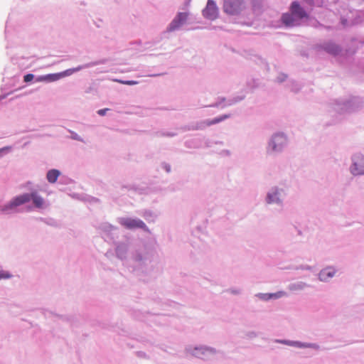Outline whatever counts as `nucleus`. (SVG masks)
I'll list each match as a JSON object with an SVG mask.
<instances>
[{
	"instance_id": "obj_53",
	"label": "nucleus",
	"mask_w": 364,
	"mask_h": 364,
	"mask_svg": "<svg viewBox=\"0 0 364 364\" xmlns=\"http://www.w3.org/2000/svg\"><path fill=\"white\" fill-rule=\"evenodd\" d=\"M251 1L254 6H255L257 4V0H251Z\"/></svg>"
},
{
	"instance_id": "obj_17",
	"label": "nucleus",
	"mask_w": 364,
	"mask_h": 364,
	"mask_svg": "<svg viewBox=\"0 0 364 364\" xmlns=\"http://www.w3.org/2000/svg\"><path fill=\"white\" fill-rule=\"evenodd\" d=\"M337 269L333 266H328L322 269L318 273V279L323 282H328L331 278H333Z\"/></svg>"
},
{
	"instance_id": "obj_7",
	"label": "nucleus",
	"mask_w": 364,
	"mask_h": 364,
	"mask_svg": "<svg viewBox=\"0 0 364 364\" xmlns=\"http://www.w3.org/2000/svg\"><path fill=\"white\" fill-rule=\"evenodd\" d=\"M186 351L196 358L203 360L208 359L210 355H213L217 353L215 348L207 346H198L195 347L189 346L186 348Z\"/></svg>"
},
{
	"instance_id": "obj_30",
	"label": "nucleus",
	"mask_w": 364,
	"mask_h": 364,
	"mask_svg": "<svg viewBox=\"0 0 364 364\" xmlns=\"http://www.w3.org/2000/svg\"><path fill=\"white\" fill-rule=\"evenodd\" d=\"M45 220V223L49 226L55 228H58L59 226L58 221L53 218H46Z\"/></svg>"
},
{
	"instance_id": "obj_56",
	"label": "nucleus",
	"mask_w": 364,
	"mask_h": 364,
	"mask_svg": "<svg viewBox=\"0 0 364 364\" xmlns=\"http://www.w3.org/2000/svg\"><path fill=\"white\" fill-rule=\"evenodd\" d=\"M162 74H154V75H150V76H151V77H156V76H160Z\"/></svg>"
},
{
	"instance_id": "obj_36",
	"label": "nucleus",
	"mask_w": 364,
	"mask_h": 364,
	"mask_svg": "<svg viewBox=\"0 0 364 364\" xmlns=\"http://www.w3.org/2000/svg\"><path fill=\"white\" fill-rule=\"evenodd\" d=\"M287 79V75L285 73H280L277 77V82L282 83Z\"/></svg>"
},
{
	"instance_id": "obj_29",
	"label": "nucleus",
	"mask_w": 364,
	"mask_h": 364,
	"mask_svg": "<svg viewBox=\"0 0 364 364\" xmlns=\"http://www.w3.org/2000/svg\"><path fill=\"white\" fill-rule=\"evenodd\" d=\"M143 217L147 220V221H154L156 218V215L154 213L150 210H145L143 213Z\"/></svg>"
},
{
	"instance_id": "obj_2",
	"label": "nucleus",
	"mask_w": 364,
	"mask_h": 364,
	"mask_svg": "<svg viewBox=\"0 0 364 364\" xmlns=\"http://www.w3.org/2000/svg\"><path fill=\"white\" fill-rule=\"evenodd\" d=\"M289 139L283 132H274L267 139L265 151L268 156H277L282 154L287 147Z\"/></svg>"
},
{
	"instance_id": "obj_39",
	"label": "nucleus",
	"mask_w": 364,
	"mask_h": 364,
	"mask_svg": "<svg viewBox=\"0 0 364 364\" xmlns=\"http://www.w3.org/2000/svg\"><path fill=\"white\" fill-rule=\"evenodd\" d=\"M34 82H46L45 75H39V76L35 75Z\"/></svg>"
},
{
	"instance_id": "obj_25",
	"label": "nucleus",
	"mask_w": 364,
	"mask_h": 364,
	"mask_svg": "<svg viewBox=\"0 0 364 364\" xmlns=\"http://www.w3.org/2000/svg\"><path fill=\"white\" fill-rule=\"evenodd\" d=\"M122 189H127L128 191H134L135 192H138L139 193H144V188H140L136 185L134 184H127V185H122Z\"/></svg>"
},
{
	"instance_id": "obj_35",
	"label": "nucleus",
	"mask_w": 364,
	"mask_h": 364,
	"mask_svg": "<svg viewBox=\"0 0 364 364\" xmlns=\"http://www.w3.org/2000/svg\"><path fill=\"white\" fill-rule=\"evenodd\" d=\"M11 150V146H4L0 149V159L2 158L4 155L9 153Z\"/></svg>"
},
{
	"instance_id": "obj_51",
	"label": "nucleus",
	"mask_w": 364,
	"mask_h": 364,
	"mask_svg": "<svg viewBox=\"0 0 364 364\" xmlns=\"http://www.w3.org/2000/svg\"><path fill=\"white\" fill-rule=\"evenodd\" d=\"M9 93H7V94H4V95H0V101L3 99H5L6 97V96L9 95Z\"/></svg>"
},
{
	"instance_id": "obj_13",
	"label": "nucleus",
	"mask_w": 364,
	"mask_h": 364,
	"mask_svg": "<svg viewBox=\"0 0 364 364\" xmlns=\"http://www.w3.org/2000/svg\"><path fill=\"white\" fill-rule=\"evenodd\" d=\"M188 16L187 12H178L171 21L166 28V32H173L178 30L184 23H186Z\"/></svg>"
},
{
	"instance_id": "obj_6",
	"label": "nucleus",
	"mask_w": 364,
	"mask_h": 364,
	"mask_svg": "<svg viewBox=\"0 0 364 364\" xmlns=\"http://www.w3.org/2000/svg\"><path fill=\"white\" fill-rule=\"evenodd\" d=\"M314 49L318 53L324 52L334 57L339 55L343 51L342 46L333 40H327L316 43L314 45Z\"/></svg>"
},
{
	"instance_id": "obj_63",
	"label": "nucleus",
	"mask_w": 364,
	"mask_h": 364,
	"mask_svg": "<svg viewBox=\"0 0 364 364\" xmlns=\"http://www.w3.org/2000/svg\"><path fill=\"white\" fill-rule=\"evenodd\" d=\"M160 39L159 40H157L156 41L154 42V43H156L158 42H159Z\"/></svg>"
},
{
	"instance_id": "obj_54",
	"label": "nucleus",
	"mask_w": 364,
	"mask_h": 364,
	"mask_svg": "<svg viewBox=\"0 0 364 364\" xmlns=\"http://www.w3.org/2000/svg\"><path fill=\"white\" fill-rule=\"evenodd\" d=\"M58 317H60L62 320H68L67 317L66 316H58Z\"/></svg>"
},
{
	"instance_id": "obj_45",
	"label": "nucleus",
	"mask_w": 364,
	"mask_h": 364,
	"mask_svg": "<svg viewBox=\"0 0 364 364\" xmlns=\"http://www.w3.org/2000/svg\"><path fill=\"white\" fill-rule=\"evenodd\" d=\"M122 82L123 84L127 85H134L137 83V82L134 81V80H125V81H122Z\"/></svg>"
},
{
	"instance_id": "obj_23",
	"label": "nucleus",
	"mask_w": 364,
	"mask_h": 364,
	"mask_svg": "<svg viewBox=\"0 0 364 364\" xmlns=\"http://www.w3.org/2000/svg\"><path fill=\"white\" fill-rule=\"evenodd\" d=\"M60 175V171L58 169L53 168L48 171L46 173V179L50 183H54L57 181Z\"/></svg>"
},
{
	"instance_id": "obj_19",
	"label": "nucleus",
	"mask_w": 364,
	"mask_h": 364,
	"mask_svg": "<svg viewBox=\"0 0 364 364\" xmlns=\"http://www.w3.org/2000/svg\"><path fill=\"white\" fill-rule=\"evenodd\" d=\"M281 22L286 27H293L299 24V21L291 12L282 14L281 16Z\"/></svg>"
},
{
	"instance_id": "obj_62",
	"label": "nucleus",
	"mask_w": 364,
	"mask_h": 364,
	"mask_svg": "<svg viewBox=\"0 0 364 364\" xmlns=\"http://www.w3.org/2000/svg\"><path fill=\"white\" fill-rule=\"evenodd\" d=\"M168 188H170L172 191H174V189L171 188V186H169Z\"/></svg>"
},
{
	"instance_id": "obj_55",
	"label": "nucleus",
	"mask_w": 364,
	"mask_h": 364,
	"mask_svg": "<svg viewBox=\"0 0 364 364\" xmlns=\"http://www.w3.org/2000/svg\"><path fill=\"white\" fill-rule=\"evenodd\" d=\"M307 4H311L313 3V0H304Z\"/></svg>"
},
{
	"instance_id": "obj_57",
	"label": "nucleus",
	"mask_w": 364,
	"mask_h": 364,
	"mask_svg": "<svg viewBox=\"0 0 364 364\" xmlns=\"http://www.w3.org/2000/svg\"><path fill=\"white\" fill-rule=\"evenodd\" d=\"M151 44V42H146V45L148 46L149 48L150 47Z\"/></svg>"
},
{
	"instance_id": "obj_14",
	"label": "nucleus",
	"mask_w": 364,
	"mask_h": 364,
	"mask_svg": "<svg viewBox=\"0 0 364 364\" xmlns=\"http://www.w3.org/2000/svg\"><path fill=\"white\" fill-rule=\"evenodd\" d=\"M274 342L298 348H312L314 350H318L320 348V346L315 343H304L299 341H291L287 339H275Z\"/></svg>"
},
{
	"instance_id": "obj_20",
	"label": "nucleus",
	"mask_w": 364,
	"mask_h": 364,
	"mask_svg": "<svg viewBox=\"0 0 364 364\" xmlns=\"http://www.w3.org/2000/svg\"><path fill=\"white\" fill-rule=\"evenodd\" d=\"M206 122L205 120H201L196 122H192L189 124L185 125L181 127V129L183 131H194V130H203L207 127Z\"/></svg>"
},
{
	"instance_id": "obj_4",
	"label": "nucleus",
	"mask_w": 364,
	"mask_h": 364,
	"mask_svg": "<svg viewBox=\"0 0 364 364\" xmlns=\"http://www.w3.org/2000/svg\"><path fill=\"white\" fill-rule=\"evenodd\" d=\"M287 196V191L285 188L274 186L267 191L264 201L267 205H277L282 207Z\"/></svg>"
},
{
	"instance_id": "obj_28",
	"label": "nucleus",
	"mask_w": 364,
	"mask_h": 364,
	"mask_svg": "<svg viewBox=\"0 0 364 364\" xmlns=\"http://www.w3.org/2000/svg\"><path fill=\"white\" fill-rule=\"evenodd\" d=\"M154 135L156 136L173 137L177 135V133L173 132L158 131L154 133Z\"/></svg>"
},
{
	"instance_id": "obj_10",
	"label": "nucleus",
	"mask_w": 364,
	"mask_h": 364,
	"mask_svg": "<svg viewBox=\"0 0 364 364\" xmlns=\"http://www.w3.org/2000/svg\"><path fill=\"white\" fill-rule=\"evenodd\" d=\"M118 222L120 225L129 230L141 229L146 232H149L150 230L147 225L139 218H119Z\"/></svg>"
},
{
	"instance_id": "obj_48",
	"label": "nucleus",
	"mask_w": 364,
	"mask_h": 364,
	"mask_svg": "<svg viewBox=\"0 0 364 364\" xmlns=\"http://www.w3.org/2000/svg\"><path fill=\"white\" fill-rule=\"evenodd\" d=\"M45 219H46V218H42V217L36 218V220L43 222L44 223H45V221H46Z\"/></svg>"
},
{
	"instance_id": "obj_1",
	"label": "nucleus",
	"mask_w": 364,
	"mask_h": 364,
	"mask_svg": "<svg viewBox=\"0 0 364 364\" xmlns=\"http://www.w3.org/2000/svg\"><path fill=\"white\" fill-rule=\"evenodd\" d=\"M152 251L144 245H139L130 250L124 266L138 277L147 275L152 270Z\"/></svg>"
},
{
	"instance_id": "obj_59",
	"label": "nucleus",
	"mask_w": 364,
	"mask_h": 364,
	"mask_svg": "<svg viewBox=\"0 0 364 364\" xmlns=\"http://www.w3.org/2000/svg\"><path fill=\"white\" fill-rule=\"evenodd\" d=\"M318 23L319 27H321V28H324L325 27L323 25L321 24L320 23Z\"/></svg>"
},
{
	"instance_id": "obj_12",
	"label": "nucleus",
	"mask_w": 364,
	"mask_h": 364,
	"mask_svg": "<svg viewBox=\"0 0 364 364\" xmlns=\"http://www.w3.org/2000/svg\"><path fill=\"white\" fill-rule=\"evenodd\" d=\"M203 16L208 20L214 21L218 18L219 9L214 0H208L205 7L202 11Z\"/></svg>"
},
{
	"instance_id": "obj_3",
	"label": "nucleus",
	"mask_w": 364,
	"mask_h": 364,
	"mask_svg": "<svg viewBox=\"0 0 364 364\" xmlns=\"http://www.w3.org/2000/svg\"><path fill=\"white\" fill-rule=\"evenodd\" d=\"M363 100L360 97H350L347 100H337L334 105V109L340 113L355 112L363 106Z\"/></svg>"
},
{
	"instance_id": "obj_52",
	"label": "nucleus",
	"mask_w": 364,
	"mask_h": 364,
	"mask_svg": "<svg viewBox=\"0 0 364 364\" xmlns=\"http://www.w3.org/2000/svg\"><path fill=\"white\" fill-rule=\"evenodd\" d=\"M213 143H214V144H220V145L223 144V142L221 141H213Z\"/></svg>"
},
{
	"instance_id": "obj_38",
	"label": "nucleus",
	"mask_w": 364,
	"mask_h": 364,
	"mask_svg": "<svg viewBox=\"0 0 364 364\" xmlns=\"http://www.w3.org/2000/svg\"><path fill=\"white\" fill-rule=\"evenodd\" d=\"M245 98V95H243L234 97L232 99L234 100L235 103L236 104L237 102L242 101Z\"/></svg>"
},
{
	"instance_id": "obj_50",
	"label": "nucleus",
	"mask_w": 364,
	"mask_h": 364,
	"mask_svg": "<svg viewBox=\"0 0 364 364\" xmlns=\"http://www.w3.org/2000/svg\"><path fill=\"white\" fill-rule=\"evenodd\" d=\"M91 201L95 202V203H98V202H100V200L97 198L92 197Z\"/></svg>"
},
{
	"instance_id": "obj_37",
	"label": "nucleus",
	"mask_w": 364,
	"mask_h": 364,
	"mask_svg": "<svg viewBox=\"0 0 364 364\" xmlns=\"http://www.w3.org/2000/svg\"><path fill=\"white\" fill-rule=\"evenodd\" d=\"M224 102H226V98L225 97H218V102H215L213 105H210V107H218Z\"/></svg>"
},
{
	"instance_id": "obj_18",
	"label": "nucleus",
	"mask_w": 364,
	"mask_h": 364,
	"mask_svg": "<svg viewBox=\"0 0 364 364\" xmlns=\"http://www.w3.org/2000/svg\"><path fill=\"white\" fill-rule=\"evenodd\" d=\"M287 296V293L284 291H278L274 293H257L255 294L256 297L264 301H267L271 299H278Z\"/></svg>"
},
{
	"instance_id": "obj_26",
	"label": "nucleus",
	"mask_w": 364,
	"mask_h": 364,
	"mask_svg": "<svg viewBox=\"0 0 364 364\" xmlns=\"http://www.w3.org/2000/svg\"><path fill=\"white\" fill-rule=\"evenodd\" d=\"M287 85L290 88L291 91L295 93L299 92L301 88V85L295 80L289 81Z\"/></svg>"
},
{
	"instance_id": "obj_44",
	"label": "nucleus",
	"mask_w": 364,
	"mask_h": 364,
	"mask_svg": "<svg viewBox=\"0 0 364 364\" xmlns=\"http://www.w3.org/2000/svg\"><path fill=\"white\" fill-rule=\"evenodd\" d=\"M136 355L139 358H147V355H146V353L144 352V351H136Z\"/></svg>"
},
{
	"instance_id": "obj_32",
	"label": "nucleus",
	"mask_w": 364,
	"mask_h": 364,
	"mask_svg": "<svg viewBox=\"0 0 364 364\" xmlns=\"http://www.w3.org/2000/svg\"><path fill=\"white\" fill-rule=\"evenodd\" d=\"M160 167L162 169H164L167 173H169L171 171V164L167 163V162H166V161H162L160 164Z\"/></svg>"
},
{
	"instance_id": "obj_46",
	"label": "nucleus",
	"mask_w": 364,
	"mask_h": 364,
	"mask_svg": "<svg viewBox=\"0 0 364 364\" xmlns=\"http://www.w3.org/2000/svg\"><path fill=\"white\" fill-rule=\"evenodd\" d=\"M72 139H75V140H77V141H82V139H81V137L75 132H72Z\"/></svg>"
},
{
	"instance_id": "obj_58",
	"label": "nucleus",
	"mask_w": 364,
	"mask_h": 364,
	"mask_svg": "<svg viewBox=\"0 0 364 364\" xmlns=\"http://www.w3.org/2000/svg\"><path fill=\"white\" fill-rule=\"evenodd\" d=\"M29 143H30L29 141L24 143L23 145V147L26 146Z\"/></svg>"
},
{
	"instance_id": "obj_33",
	"label": "nucleus",
	"mask_w": 364,
	"mask_h": 364,
	"mask_svg": "<svg viewBox=\"0 0 364 364\" xmlns=\"http://www.w3.org/2000/svg\"><path fill=\"white\" fill-rule=\"evenodd\" d=\"M293 269H295V270L301 269V270L312 271L313 270V267H311L310 265H308V264H300V265L294 267L293 268Z\"/></svg>"
},
{
	"instance_id": "obj_24",
	"label": "nucleus",
	"mask_w": 364,
	"mask_h": 364,
	"mask_svg": "<svg viewBox=\"0 0 364 364\" xmlns=\"http://www.w3.org/2000/svg\"><path fill=\"white\" fill-rule=\"evenodd\" d=\"M184 145L188 149H199L201 147V139H192L186 140L184 142Z\"/></svg>"
},
{
	"instance_id": "obj_31",
	"label": "nucleus",
	"mask_w": 364,
	"mask_h": 364,
	"mask_svg": "<svg viewBox=\"0 0 364 364\" xmlns=\"http://www.w3.org/2000/svg\"><path fill=\"white\" fill-rule=\"evenodd\" d=\"M13 277V275L8 271L0 270V280L1 279H8Z\"/></svg>"
},
{
	"instance_id": "obj_60",
	"label": "nucleus",
	"mask_w": 364,
	"mask_h": 364,
	"mask_svg": "<svg viewBox=\"0 0 364 364\" xmlns=\"http://www.w3.org/2000/svg\"><path fill=\"white\" fill-rule=\"evenodd\" d=\"M47 313L52 314V312H51V311H45V313H44V314H45L46 315L47 314Z\"/></svg>"
},
{
	"instance_id": "obj_5",
	"label": "nucleus",
	"mask_w": 364,
	"mask_h": 364,
	"mask_svg": "<svg viewBox=\"0 0 364 364\" xmlns=\"http://www.w3.org/2000/svg\"><path fill=\"white\" fill-rule=\"evenodd\" d=\"M246 7L245 0H223V10L229 16H240Z\"/></svg>"
},
{
	"instance_id": "obj_47",
	"label": "nucleus",
	"mask_w": 364,
	"mask_h": 364,
	"mask_svg": "<svg viewBox=\"0 0 364 364\" xmlns=\"http://www.w3.org/2000/svg\"><path fill=\"white\" fill-rule=\"evenodd\" d=\"M213 144V141H210V139H208L205 140V146L206 148L211 147Z\"/></svg>"
},
{
	"instance_id": "obj_8",
	"label": "nucleus",
	"mask_w": 364,
	"mask_h": 364,
	"mask_svg": "<svg viewBox=\"0 0 364 364\" xmlns=\"http://www.w3.org/2000/svg\"><path fill=\"white\" fill-rule=\"evenodd\" d=\"M98 228L102 231V237L106 242L116 243L119 232V229L117 227L108 223H102L100 224Z\"/></svg>"
},
{
	"instance_id": "obj_22",
	"label": "nucleus",
	"mask_w": 364,
	"mask_h": 364,
	"mask_svg": "<svg viewBox=\"0 0 364 364\" xmlns=\"http://www.w3.org/2000/svg\"><path fill=\"white\" fill-rule=\"evenodd\" d=\"M310 285L304 282H296L290 283L288 285V289L291 291H302L306 287H309Z\"/></svg>"
},
{
	"instance_id": "obj_15",
	"label": "nucleus",
	"mask_w": 364,
	"mask_h": 364,
	"mask_svg": "<svg viewBox=\"0 0 364 364\" xmlns=\"http://www.w3.org/2000/svg\"><path fill=\"white\" fill-rule=\"evenodd\" d=\"M289 11L299 21L306 18L309 16L306 11L300 5L299 2L297 1H294L291 2L289 7Z\"/></svg>"
},
{
	"instance_id": "obj_11",
	"label": "nucleus",
	"mask_w": 364,
	"mask_h": 364,
	"mask_svg": "<svg viewBox=\"0 0 364 364\" xmlns=\"http://www.w3.org/2000/svg\"><path fill=\"white\" fill-rule=\"evenodd\" d=\"M107 63L106 59H101L99 60H95L92 62H90L83 65H80L76 68H69L67 69L63 72L59 73L60 78H63L67 76H70L74 73L78 72L80 70H82L83 69L92 68L94 66L98 65H102L105 64Z\"/></svg>"
},
{
	"instance_id": "obj_43",
	"label": "nucleus",
	"mask_w": 364,
	"mask_h": 364,
	"mask_svg": "<svg viewBox=\"0 0 364 364\" xmlns=\"http://www.w3.org/2000/svg\"><path fill=\"white\" fill-rule=\"evenodd\" d=\"M246 336L249 338H254L257 336V333L255 331H249L247 333Z\"/></svg>"
},
{
	"instance_id": "obj_34",
	"label": "nucleus",
	"mask_w": 364,
	"mask_h": 364,
	"mask_svg": "<svg viewBox=\"0 0 364 364\" xmlns=\"http://www.w3.org/2000/svg\"><path fill=\"white\" fill-rule=\"evenodd\" d=\"M35 75L32 73H27L23 76V81L26 83L31 82L34 80Z\"/></svg>"
},
{
	"instance_id": "obj_21",
	"label": "nucleus",
	"mask_w": 364,
	"mask_h": 364,
	"mask_svg": "<svg viewBox=\"0 0 364 364\" xmlns=\"http://www.w3.org/2000/svg\"><path fill=\"white\" fill-rule=\"evenodd\" d=\"M230 117H231L230 114H224L220 115L218 117H216L213 119H205L206 124L208 127H210V126L220 123V122L230 118Z\"/></svg>"
},
{
	"instance_id": "obj_49",
	"label": "nucleus",
	"mask_w": 364,
	"mask_h": 364,
	"mask_svg": "<svg viewBox=\"0 0 364 364\" xmlns=\"http://www.w3.org/2000/svg\"><path fill=\"white\" fill-rule=\"evenodd\" d=\"M100 326H101L102 328H105V329H107V328H108V325H107V324H105V323H100Z\"/></svg>"
},
{
	"instance_id": "obj_16",
	"label": "nucleus",
	"mask_w": 364,
	"mask_h": 364,
	"mask_svg": "<svg viewBox=\"0 0 364 364\" xmlns=\"http://www.w3.org/2000/svg\"><path fill=\"white\" fill-rule=\"evenodd\" d=\"M115 244L116 257L120 260L123 261V264H124L126 259H127L129 256V253L132 249L129 248L128 244L127 242H116Z\"/></svg>"
},
{
	"instance_id": "obj_61",
	"label": "nucleus",
	"mask_w": 364,
	"mask_h": 364,
	"mask_svg": "<svg viewBox=\"0 0 364 364\" xmlns=\"http://www.w3.org/2000/svg\"><path fill=\"white\" fill-rule=\"evenodd\" d=\"M7 27H6V29H5V33H6V36H7Z\"/></svg>"
},
{
	"instance_id": "obj_40",
	"label": "nucleus",
	"mask_w": 364,
	"mask_h": 364,
	"mask_svg": "<svg viewBox=\"0 0 364 364\" xmlns=\"http://www.w3.org/2000/svg\"><path fill=\"white\" fill-rule=\"evenodd\" d=\"M235 104V103L234 100L232 98H230L228 100H226V104L223 105L222 107L224 108L225 107L231 106V105H233Z\"/></svg>"
},
{
	"instance_id": "obj_41",
	"label": "nucleus",
	"mask_w": 364,
	"mask_h": 364,
	"mask_svg": "<svg viewBox=\"0 0 364 364\" xmlns=\"http://www.w3.org/2000/svg\"><path fill=\"white\" fill-rule=\"evenodd\" d=\"M228 291L231 294H235V295H237V294H240L241 293V290L240 289H237V288H231Z\"/></svg>"
},
{
	"instance_id": "obj_9",
	"label": "nucleus",
	"mask_w": 364,
	"mask_h": 364,
	"mask_svg": "<svg viewBox=\"0 0 364 364\" xmlns=\"http://www.w3.org/2000/svg\"><path fill=\"white\" fill-rule=\"evenodd\" d=\"M351 165L349 170L353 176L364 175V155L361 153H356L351 156Z\"/></svg>"
},
{
	"instance_id": "obj_27",
	"label": "nucleus",
	"mask_w": 364,
	"mask_h": 364,
	"mask_svg": "<svg viewBox=\"0 0 364 364\" xmlns=\"http://www.w3.org/2000/svg\"><path fill=\"white\" fill-rule=\"evenodd\" d=\"M46 82H55L60 80L59 73L45 75Z\"/></svg>"
},
{
	"instance_id": "obj_42",
	"label": "nucleus",
	"mask_w": 364,
	"mask_h": 364,
	"mask_svg": "<svg viewBox=\"0 0 364 364\" xmlns=\"http://www.w3.org/2000/svg\"><path fill=\"white\" fill-rule=\"evenodd\" d=\"M109 109L108 108H104V109H99L97 113L100 115V116H105L107 111H109Z\"/></svg>"
}]
</instances>
